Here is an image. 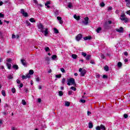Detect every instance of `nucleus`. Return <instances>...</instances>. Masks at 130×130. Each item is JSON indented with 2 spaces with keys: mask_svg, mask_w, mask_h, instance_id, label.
Segmentation results:
<instances>
[{
  "mask_svg": "<svg viewBox=\"0 0 130 130\" xmlns=\"http://www.w3.org/2000/svg\"><path fill=\"white\" fill-rule=\"evenodd\" d=\"M45 50L46 52H47V51H49L50 50V49H49V47H45Z\"/></svg>",
  "mask_w": 130,
  "mask_h": 130,
  "instance_id": "22",
  "label": "nucleus"
},
{
  "mask_svg": "<svg viewBox=\"0 0 130 130\" xmlns=\"http://www.w3.org/2000/svg\"><path fill=\"white\" fill-rule=\"evenodd\" d=\"M22 103L23 105H26V101H25V100H22Z\"/></svg>",
  "mask_w": 130,
  "mask_h": 130,
  "instance_id": "41",
  "label": "nucleus"
},
{
  "mask_svg": "<svg viewBox=\"0 0 130 130\" xmlns=\"http://www.w3.org/2000/svg\"><path fill=\"white\" fill-rule=\"evenodd\" d=\"M74 18L77 20V21H79L80 20V16H77V15H74Z\"/></svg>",
  "mask_w": 130,
  "mask_h": 130,
  "instance_id": "13",
  "label": "nucleus"
},
{
  "mask_svg": "<svg viewBox=\"0 0 130 130\" xmlns=\"http://www.w3.org/2000/svg\"><path fill=\"white\" fill-rule=\"evenodd\" d=\"M8 80H12V79H13V76L11 75H8Z\"/></svg>",
  "mask_w": 130,
  "mask_h": 130,
  "instance_id": "28",
  "label": "nucleus"
},
{
  "mask_svg": "<svg viewBox=\"0 0 130 130\" xmlns=\"http://www.w3.org/2000/svg\"><path fill=\"white\" fill-rule=\"evenodd\" d=\"M60 71H61V72H62V73H66V70H64V69H63V68H60Z\"/></svg>",
  "mask_w": 130,
  "mask_h": 130,
  "instance_id": "37",
  "label": "nucleus"
},
{
  "mask_svg": "<svg viewBox=\"0 0 130 130\" xmlns=\"http://www.w3.org/2000/svg\"><path fill=\"white\" fill-rule=\"evenodd\" d=\"M21 62L24 67H27V62H26V60L24 59H21Z\"/></svg>",
  "mask_w": 130,
  "mask_h": 130,
  "instance_id": "8",
  "label": "nucleus"
},
{
  "mask_svg": "<svg viewBox=\"0 0 130 130\" xmlns=\"http://www.w3.org/2000/svg\"><path fill=\"white\" fill-rule=\"evenodd\" d=\"M103 79H107L108 77L107 75H104L103 76Z\"/></svg>",
  "mask_w": 130,
  "mask_h": 130,
  "instance_id": "49",
  "label": "nucleus"
},
{
  "mask_svg": "<svg viewBox=\"0 0 130 130\" xmlns=\"http://www.w3.org/2000/svg\"><path fill=\"white\" fill-rule=\"evenodd\" d=\"M82 55H83V56H84L85 57V56H87V54L85 52H82Z\"/></svg>",
  "mask_w": 130,
  "mask_h": 130,
  "instance_id": "39",
  "label": "nucleus"
},
{
  "mask_svg": "<svg viewBox=\"0 0 130 130\" xmlns=\"http://www.w3.org/2000/svg\"><path fill=\"white\" fill-rule=\"evenodd\" d=\"M80 102H81V103H85L86 101L85 100H81Z\"/></svg>",
  "mask_w": 130,
  "mask_h": 130,
  "instance_id": "45",
  "label": "nucleus"
},
{
  "mask_svg": "<svg viewBox=\"0 0 130 130\" xmlns=\"http://www.w3.org/2000/svg\"><path fill=\"white\" fill-rule=\"evenodd\" d=\"M54 33H55L56 34H58V30L56 28H54Z\"/></svg>",
  "mask_w": 130,
  "mask_h": 130,
  "instance_id": "27",
  "label": "nucleus"
},
{
  "mask_svg": "<svg viewBox=\"0 0 130 130\" xmlns=\"http://www.w3.org/2000/svg\"><path fill=\"white\" fill-rule=\"evenodd\" d=\"M2 93L3 96H4V97H5V96H6V91L4 90H3L2 91Z\"/></svg>",
  "mask_w": 130,
  "mask_h": 130,
  "instance_id": "29",
  "label": "nucleus"
},
{
  "mask_svg": "<svg viewBox=\"0 0 130 130\" xmlns=\"http://www.w3.org/2000/svg\"><path fill=\"white\" fill-rule=\"evenodd\" d=\"M108 24H109L110 25V24H112V21L111 20H109L108 21Z\"/></svg>",
  "mask_w": 130,
  "mask_h": 130,
  "instance_id": "56",
  "label": "nucleus"
},
{
  "mask_svg": "<svg viewBox=\"0 0 130 130\" xmlns=\"http://www.w3.org/2000/svg\"><path fill=\"white\" fill-rule=\"evenodd\" d=\"M76 39L77 41H80V40L82 39V35L81 34L78 35L76 37Z\"/></svg>",
  "mask_w": 130,
  "mask_h": 130,
  "instance_id": "9",
  "label": "nucleus"
},
{
  "mask_svg": "<svg viewBox=\"0 0 130 130\" xmlns=\"http://www.w3.org/2000/svg\"><path fill=\"white\" fill-rule=\"evenodd\" d=\"M116 31H117V32H119V33H121L122 32H123V28L122 27H120L119 28L116 29Z\"/></svg>",
  "mask_w": 130,
  "mask_h": 130,
  "instance_id": "10",
  "label": "nucleus"
},
{
  "mask_svg": "<svg viewBox=\"0 0 130 130\" xmlns=\"http://www.w3.org/2000/svg\"><path fill=\"white\" fill-rule=\"evenodd\" d=\"M68 8H69L70 9H72V8H73V5L71 3H69Z\"/></svg>",
  "mask_w": 130,
  "mask_h": 130,
  "instance_id": "25",
  "label": "nucleus"
},
{
  "mask_svg": "<svg viewBox=\"0 0 130 130\" xmlns=\"http://www.w3.org/2000/svg\"><path fill=\"white\" fill-rule=\"evenodd\" d=\"M101 30H102L101 27L98 28V29H96L97 33H100V31H101Z\"/></svg>",
  "mask_w": 130,
  "mask_h": 130,
  "instance_id": "30",
  "label": "nucleus"
},
{
  "mask_svg": "<svg viewBox=\"0 0 130 130\" xmlns=\"http://www.w3.org/2000/svg\"><path fill=\"white\" fill-rule=\"evenodd\" d=\"M26 23L27 26H30L31 25V23H30V22H29V21L28 20L26 21Z\"/></svg>",
  "mask_w": 130,
  "mask_h": 130,
  "instance_id": "38",
  "label": "nucleus"
},
{
  "mask_svg": "<svg viewBox=\"0 0 130 130\" xmlns=\"http://www.w3.org/2000/svg\"><path fill=\"white\" fill-rule=\"evenodd\" d=\"M86 60H89V59H91V55H87V56L86 57Z\"/></svg>",
  "mask_w": 130,
  "mask_h": 130,
  "instance_id": "17",
  "label": "nucleus"
},
{
  "mask_svg": "<svg viewBox=\"0 0 130 130\" xmlns=\"http://www.w3.org/2000/svg\"><path fill=\"white\" fill-rule=\"evenodd\" d=\"M90 114H91V112L90 111H87V115H90Z\"/></svg>",
  "mask_w": 130,
  "mask_h": 130,
  "instance_id": "64",
  "label": "nucleus"
},
{
  "mask_svg": "<svg viewBox=\"0 0 130 130\" xmlns=\"http://www.w3.org/2000/svg\"><path fill=\"white\" fill-rule=\"evenodd\" d=\"M6 61H8V62H10L12 61V59L11 58H9V59H8Z\"/></svg>",
  "mask_w": 130,
  "mask_h": 130,
  "instance_id": "59",
  "label": "nucleus"
},
{
  "mask_svg": "<svg viewBox=\"0 0 130 130\" xmlns=\"http://www.w3.org/2000/svg\"><path fill=\"white\" fill-rule=\"evenodd\" d=\"M48 5H50V2L49 1H47V3L45 4V6H47Z\"/></svg>",
  "mask_w": 130,
  "mask_h": 130,
  "instance_id": "43",
  "label": "nucleus"
},
{
  "mask_svg": "<svg viewBox=\"0 0 130 130\" xmlns=\"http://www.w3.org/2000/svg\"><path fill=\"white\" fill-rule=\"evenodd\" d=\"M57 57V56L55 55H53L52 56V59L53 60L55 59Z\"/></svg>",
  "mask_w": 130,
  "mask_h": 130,
  "instance_id": "34",
  "label": "nucleus"
},
{
  "mask_svg": "<svg viewBox=\"0 0 130 130\" xmlns=\"http://www.w3.org/2000/svg\"><path fill=\"white\" fill-rule=\"evenodd\" d=\"M16 82H17V84H20L21 83V81H20V80H19V79H17L16 80Z\"/></svg>",
  "mask_w": 130,
  "mask_h": 130,
  "instance_id": "52",
  "label": "nucleus"
},
{
  "mask_svg": "<svg viewBox=\"0 0 130 130\" xmlns=\"http://www.w3.org/2000/svg\"><path fill=\"white\" fill-rule=\"evenodd\" d=\"M55 77L57 78H61V74L56 75Z\"/></svg>",
  "mask_w": 130,
  "mask_h": 130,
  "instance_id": "35",
  "label": "nucleus"
},
{
  "mask_svg": "<svg viewBox=\"0 0 130 130\" xmlns=\"http://www.w3.org/2000/svg\"><path fill=\"white\" fill-rule=\"evenodd\" d=\"M71 84L76 86V82L75 81V79L71 78L68 80L67 85H68V86H71Z\"/></svg>",
  "mask_w": 130,
  "mask_h": 130,
  "instance_id": "3",
  "label": "nucleus"
},
{
  "mask_svg": "<svg viewBox=\"0 0 130 130\" xmlns=\"http://www.w3.org/2000/svg\"><path fill=\"white\" fill-rule=\"evenodd\" d=\"M72 58L76 59V58H77V57H78V56H77V55H76V54H72Z\"/></svg>",
  "mask_w": 130,
  "mask_h": 130,
  "instance_id": "24",
  "label": "nucleus"
},
{
  "mask_svg": "<svg viewBox=\"0 0 130 130\" xmlns=\"http://www.w3.org/2000/svg\"><path fill=\"white\" fill-rule=\"evenodd\" d=\"M30 22H31V23H35L36 22V21H35V19L33 18H31L29 19Z\"/></svg>",
  "mask_w": 130,
  "mask_h": 130,
  "instance_id": "19",
  "label": "nucleus"
},
{
  "mask_svg": "<svg viewBox=\"0 0 130 130\" xmlns=\"http://www.w3.org/2000/svg\"><path fill=\"white\" fill-rule=\"evenodd\" d=\"M71 90H73V91H76L77 90V88H76V87L72 86L70 88Z\"/></svg>",
  "mask_w": 130,
  "mask_h": 130,
  "instance_id": "32",
  "label": "nucleus"
},
{
  "mask_svg": "<svg viewBox=\"0 0 130 130\" xmlns=\"http://www.w3.org/2000/svg\"><path fill=\"white\" fill-rule=\"evenodd\" d=\"M33 74H34V71H33V70H30L29 71V75H33Z\"/></svg>",
  "mask_w": 130,
  "mask_h": 130,
  "instance_id": "31",
  "label": "nucleus"
},
{
  "mask_svg": "<svg viewBox=\"0 0 130 130\" xmlns=\"http://www.w3.org/2000/svg\"><path fill=\"white\" fill-rule=\"evenodd\" d=\"M82 24L85 25V26H87L88 24H89V17H86L84 18V21H82Z\"/></svg>",
  "mask_w": 130,
  "mask_h": 130,
  "instance_id": "5",
  "label": "nucleus"
},
{
  "mask_svg": "<svg viewBox=\"0 0 130 130\" xmlns=\"http://www.w3.org/2000/svg\"><path fill=\"white\" fill-rule=\"evenodd\" d=\"M101 58H102L103 59H104V58H105V56H104V55L102 54L101 56Z\"/></svg>",
  "mask_w": 130,
  "mask_h": 130,
  "instance_id": "46",
  "label": "nucleus"
},
{
  "mask_svg": "<svg viewBox=\"0 0 130 130\" xmlns=\"http://www.w3.org/2000/svg\"><path fill=\"white\" fill-rule=\"evenodd\" d=\"M96 130H101V127H100V126H96Z\"/></svg>",
  "mask_w": 130,
  "mask_h": 130,
  "instance_id": "47",
  "label": "nucleus"
},
{
  "mask_svg": "<svg viewBox=\"0 0 130 130\" xmlns=\"http://www.w3.org/2000/svg\"><path fill=\"white\" fill-rule=\"evenodd\" d=\"M91 39V37H85L84 38V40H90Z\"/></svg>",
  "mask_w": 130,
  "mask_h": 130,
  "instance_id": "23",
  "label": "nucleus"
},
{
  "mask_svg": "<svg viewBox=\"0 0 130 130\" xmlns=\"http://www.w3.org/2000/svg\"><path fill=\"white\" fill-rule=\"evenodd\" d=\"M57 20H58V21H59V23L61 25H62V24H63V21H62V20L61 19V17H60L59 16H57Z\"/></svg>",
  "mask_w": 130,
  "mask_h": 130,
  "instance_id": "7",
  "label": "nucleus"
},
{
  "mask_svg": "<svg viewBox=\"0 0 130 130\" xmlns=\"http://www.w3.org/2000/svg\"><path fill=\"white\" fill-rule=\"evenodd\" d=\"M124 117L125 118H127V117H128V115H127V114H124Z\"/></svg>",
  "mask_w": 130,
  "mask_h": 130,
  "instance_id": "48",
  "label": "nucleus"
},
{
  "mask_svg": "<svg viewBox=\"0 0 130 130\" xmlns=\"http://www.w3.org/2000/svg\"><path fill=\"white\" fill-rule=\"evenodd\" d=\"M120 19L121 20V21H124L125 23H127L129 20L126 16H125V14H122L121 15Z\"/></svg>",
  "mask_w": 130,
  "mask_h": 130,
  "instance_id": "2",
  "label": "nucleus"
},
{
  "mask_svg": "<svg viewBox=\"0 0 130 130\" xmlns=\"http://www.w3.org/2000/svg\"><path fill=\"white\" fill-rule=\"evenodd\" d=\"M36 80L37 82H39V81H40V79L39 78V77H37L36 78Z\"/></svg>",
  "mask_w": 130,
  "mask_h": 130,
  "instance_id": "51",
  "label": "nucleus"
},
{
  "mask_svg": "<svg viewBox=\"0 0 130 130\" xmlns=\"http://www.w3.org/2000/svg\"><path fill=\"white\" fill-rule=\"evenodd\" d=\"M100 126L101 127V129L106 130V128L105 127V126H104V125L101 124Z\"/></svg>",
  "mask_w": 130,
  "mask_h": 130,
  "instance_id": "15",
  "label": "nucleus"
},
{
  "mask_svg": "<svg viewBox=\"0 0 130 130\" xmlns=\"http://www.w3.org/2000/svg\"><path fill=\"white\" fill-rule=\"evenodd\" d=\"M79 72L80 73V76L81 77H84L87 73V70L83 69L82 68H80L79 70Z\"/></svg>",
  "mask_w": 130,
  "mask_h": 130,
  "instance_id": "4",
  "label": "nucleus"
},
{
  "mask_svg": "<svg viewBox=\"0 0 130 130\" xmlns=\"http://www.w3.org/2000/svg\"><path fill=\"white\" fill-rule=\"evenodd\" d=\"M88 126L89 128H93V123L89 122L88 124Z\"/></svg>",
  "mask_w": 130,
  "mask_h": 130,
  "instance_id": "18",
  "label": "nucleus"
},
{
  "mask_svg": "<svg viewBox=\"0 0 130 130\" xmlns=\"http://www.w3.org/2000/svg\"><path fill=\"white\" fill-rule=\"evenodd\" d=\"M6 66L9 70L12 69V64H11V63L7 62L6 63Z\"/></svg>",
  "mask_w": 130,
  "mask_h": 130,
  "instance_id": "11",
  "label": "nucleus"
},
{
  "mask_svg": "<svg viewBox=\"0 0 130 130\" xmlns=\"http://www.w3.org/2000/svg\"><path fill=\"white\" fill-rule=\"evenodd\" d=\"M117 66L118 68H121L122 67V63L121 62H118Z\"/></svg>",
  "mask_w": 130,
  "mask_h": 130,
  "instance_id": "21",
  "label": "nucleus"
},
{
  "mask_svg": "<svg viewBox=\"0 0 130 130\" xmlns=\"http://www.w3.org/2000/svg\"><path fill=\"white\" fill-rule=\"evenodd\" d=\"M126 14H127V15H129V16H130V10H128L126 12Z\"/></svg>",
  "mask_w": 130,
  "mask_h": 130,
  "instance_id": "61",
  "label": "nucleus"
},
{
  "mask_svg": "<svg viewBox=\"0 0 130 130\" xmlns=\"http://www.w3.org/2000/svg\"><path fill=\"white\" fill-rule=\"evenodd\" d=\"M30 74H27V75H26V78H30Z\"/></svg>",
  "mask_w": 130,
  "mask_h": 130,
  "instance_id": "63",
  "label": "nucleus"
},
{
  "mask_svg": "<svg viewBox=\"0 0 130 130\" xmlns=\"http://www.w3.org/2000/svg\"><path fill=\"white\" fill-rule=\"evenodd\" d=\"M61 83L63 85H64V83H66V78H63L62 79Z\"/></svg>",
  "mask_w": 130,
  "mask_h": 130,
  "instance_id": "33",
  "label": "nucleus"
},
{
  "mask_svg": "<svg viewBox=\"0 0 130 130\" xmlns=\"http://www.w3.org/2000/svg\"><path fill=\"white\" fill-rule=\"evenodd\" d=\"M38 29H40V31L42 32V33H44L45 36H47V35H48V28H44V26L41 23H39L38 25Z\"/></svg>",
  "mask_w": 130,
  "mask_h": 130,
  "instance_id": "1",
  "label": "nucleus"
},
{
  "mask_svg": "<svg viewBox=\"0 0 130 130\" xmlns=\"http://www.w3.org/2000/svg\"><path fill=\"white\" fill-rule=\"evenodd\" d=\"M12 93H16V88H13L11 90Z\"/></svg>",
  "mask_w": 130,
  "mask_h": 130,
  "instance_id": "36",
  "label": "nucleus"
},
{
  "mask_svg": "<svg viewBox=\"0 0 130 130\" xmlns=\"http://www.w3.org/2000/svg\"><path fill=\"white\" fill-rule=\"evenodd\" d=\"M124 62H127V61H128V59H127V58H125L124 60Z\"/></svg>",
  "mask_w": 130,
  "mask_h": 130,
  "instance_id": "60",
  "label": "nucleus"
},
{
  "mask_svg": "<svg viewBox=\"0 0 130 130\" xmlns=\"http://www.w3.org/2000/svg\"><path fill=\"white\" fill-rule=\"evenodd\" d=\"M13 69H14L15 70H19V67L17 64H14L12 67Z\"/></svg>",
  "mask_w": 130,
  "mask_h": 130,
  "instance_id": "14",
  "label": "nucleus"
},
{
  "mask_svg": "<svg viewBox=\"0 0 130 130\" xmlns=\"http://www.w3.org/2000/svg\"><path fill=\"white\" fill-rule=\"evenodd\" d=\"M90 63H91L92 64H95V61H94V60H91Z\"/></svg>",
  "mask_w": 130,
  "mask_h": 130,
  "instance_id": "55",
  "label": "nucleus"
},
{
  "mask_svg": "<svg viewBox=\"0 0 130 130\" xmlns=\"http://www.w3.org/2000/svg\"><path fill=\"white\" fill-rule=\"evenodd\" d=\"M22 80H26V79H27V76L23 75L22 77Z\"/></svg>",
  "mask_w": 130,
  "mask_h": 130,
  "instance_id": "40",
  "label": "nucleus"
},
{
  "mask_svg": "<svg viewBox=\"0 0 130 130\" xmlns=\"http://www.w3.org/2000/svg\"><path fill=\"white\" fill-rule=\"evenodd\" d=\"M12 38L13 39H14L15 38H16V35H12Z\"/></svg>",
  "mask_w": 130,
  "mask_h": 130,
  "instance_id": "57",
  "label": "nucleus"
},
{
  "mask_svg": "<svg viewBox=\"0 0 130 130\" xmlns=\"http://www.w3.org/2000/svg\"><path fill=\"white\" fill-rule=\"evenodd\" d=\"M71 104L70 103V102H65V106H68V107H69V106H70V105Z\"/></svg>",
  "mask_w": 130,
  "mask_h": 130,
  "instance_id": "26",
  "label": "nucleus"
},
{
  "mask_svg": "<svg viewBox=\"0 0 130 130\" xmlns=\"http://www.w3.org/2000/svg\"><path fill=\"white\" fill-rule=\"evenodd\" d=\"M101 7H103L105 6V4H104V3L102 2V3H101L100 4Z\"/></svg>",
  "mask_w": 130,
  "mask_h": 130,
  "instance_id": "42",
  "label": "nucleus"
},
{
  "mask_svg": "<svg viewBox=\"0 0 130 130\" xmlns=\"http://www.w3.org/2000/svg\"><path fill=\"white\" fill-rule=\"evenodd\" d=\"M125 2L126 3V6L128 7V8H130V0H125Z\"/></svg>",
  "mask_w": 130,
  "mask_h": 130,
  "instance_id": "12",
  "label": "nucleus"
},
{
  "mask_svg": "<svg viewBox=\"0 0 130 130\" xmlns=\"http://www.w3.org/2000/svg\"><path fill=\"white\" fill-rule=\"evenodd\" d=\"M112 10V7H110L108 8V11H111Z\"/></svg>",
  "mask_w": 130,
  "mask_h": 130,
  "instance_id": "62",
  "label": "nucleus"
},
{
  "mask_svg": "<svg viewBox=\"0 0 130 130\" xmlns=\"http://www.w3.org/2000/svg\"><path fill=\"white\" fill-rule=\"evenodd\" d=\"M24 91H25V93H28V88H25L24 89Z\"/></svg>",
  "mask_w": 130,
  "mask_h": 130,
  "instance_id": "53",
  "label": "nucleus"
},
{
  "mask_svg": "<svg viewBox=\"0 0 130 130\" xmlns=\"http://www.w3.org/2000/svg\"><path fill=\"white\" fill-rule=\"evenodd\" d=\"M104 70L106 71V72H108L109 71V67H108L107 66H106L104 67Z\"/></svg>",
  "mask_w": 130,
  "mask_h": 130,
  "instance_id": "16",
  "label": "nucleus"
},
{
  "mask_svg": "<svg viewBox=\"0 0 130 130\" xmlns=\"http://www.w3.org/2000/svg\"><path fill=\"white\" fill-rule=\"evenodd\" d=\"M23 86H24V85L23 84V83H21L19 85V88H23Z\"/></svg>",
  "mask_w": 130,
  "mask_h": 130,
  "instance_id": "54",
  "label": "nucleus"
},
{
  "mask_svg": "<svg viewBox=\"0 0 130 130\" xmlns=\"http://www.w3.org/2000/svg\"><path fill=\"white\" fill-rule=\"evenodd\" d=\"M5 15L3 14L2 13H0V18H4Z\"/></svg>",
  "mask_w": 130,
  "mask_h": 130,
  "instance_id": "44",
  "label": "nucleus"
},
{
  "mask_svg": "<svg viewBox=\"0 0 130 130\" xmlns=\"http://www.w3.org/2000/svg\"><path fill=\"white\" fill-rule=\"evenodd\" d=\"M72 93H73V91H69V92H68V94L69 95H72Z\"/></svg>",
  "mask_w": 130,
  "mask_h": 130,
  "instance_id": "58",
  "label": "nucleus"
},
{
  "mask_svg": "<svg viewBox=\"0 0 130 130\" xmlns=\"http://www.w3.org/2000/svg\"><path fill=\"white\" fill-rule=\"evenodd\" d=\"M20 13L24 17H28V13L27 12H25V10L23 9L20 10Z\"/></svg>",
  "mask_w": 130,
  "mask_h": 130,
  "instance_id": "6",
  "label": "nucleus"
},
{
  "mask_svg": "<svg viewBox=\"0 0 130 130\" xmlns=\"http://www.w3.org/2000/svg\"><path fill=\"white\" fill-rule=\"evenodd\" d=\"M62 95H63V92H62V91H59L58 95L60 96V97H61V96H62Z\"/></svg>",
  "mask_w": 130,
  "mask_h": 130,
  "instance_id": "20",
  "label": "nucleus"
},
{
  "mask_svg": "<svg viewBox=\"0 0 130 130\" xmlns=\"http://www.w3.org/2000/svg\"><path fill=\"white\" fill-rule=\"evenodd\" d=\"M124 55H125L126 56H127V55H128V53H127V52H124Z\"/></svg>",
  "mask_w": 130,
  "mask_h": 130,
  "instance_id": "50",
  "label": "nucleus"
}]
</instances>
